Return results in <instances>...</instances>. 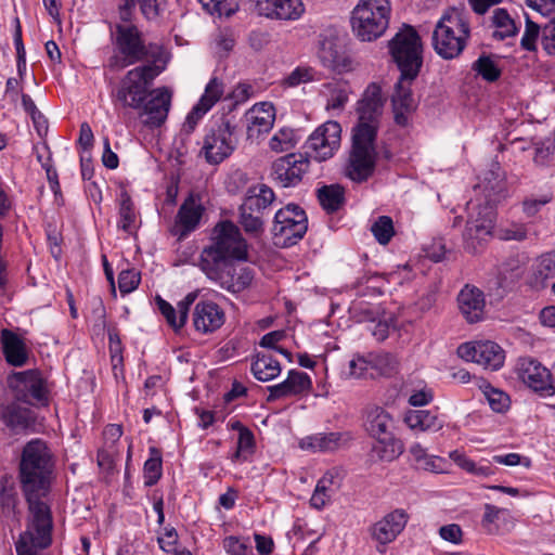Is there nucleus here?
<instances>
[{
	"mask_svg": "<svg viewBox=\"0 0 555 555\" xmlns=\"http://www.w3.org/2000/svg\"><path fill=\"white\" fill-rule=\"evenodd\" d=\"M156 305L160 313L165 317L167 323L176 331L178 332L183 326H180V315L177 318L176 310L168 301L163 299L160 296H156L155 298Z\"/></svg>",
	"mask_w": 555,
	"mask_h": 555,
	"instance_id": "57",
	"label": "nucleus"
},
{
	"mask_svg": "<svg viewBox=\"0 0 555 555\" xmlns=\"http://www.w3.org/2000/svg\"><path fill=\"white\" fill-rule=\"evenodd\" d=\"M203 212L204 207L196 202L193 194H190L177 212L175 234L182 238L195 231L199 224Z\"/></svg>",
	"mask_w": 555,
	"mask_h": 555,
	"instance_id": "29",
	"label": "nucleus"
},
{
	"mask_svg": "<svg viewBox=\"0 0 555 555\" xmlns=\"http://www.w3.org/2000/svg\"><path fill=\"white\" fill-rule=\"evenodd\" d=\"M260 16L276 21H296L305 12L301 0H250Z\"/></svg>",
	"mask_w": 555,
	"mask_h": 555,
	"instance_id": "21",
	"label": "nucleus"
},
{
	"mask_svg": "<svg viewBox=\"0 0 555 555\" xmlns=\"http://www.w3.org/2000/svg\"><path fill=\"white\" fill-rule=\"evenodd\" d=\"M525 270L520 260L518 258L511 257L502 264L500 271L502 283L507 281H517L522 276Z\"/></svg>",
	"mask_w": 555,
	"mask_h": 555,
	"instance_id": "51",
	"label": "nucleus"
},
{
	"mask_svg": "<svg viewBox=\"0 0 555 555\" xmlns=\"http://www.w3.org/2000/svg\"><path fill=\"white\" fill-rule=\"evenodd\" d=\"M371 231L380 245H387L395 235L393 221L389 216H380L372 224Z\"/></svg>",
	"mask_w": 555,
	"mask_h": 555,
	"instance_id": "47",
	"label": "nucleus"
},
{
	"mask_svg": "<svg viewBox=\"0 0 555 555\" xmlns=\"http://www.w3.org/2000/svg\"><path fill=\"white\" fill-rule=\"evenodd\" d=\"M107 336L112 361L114 362L115 360H118V362H121L124 347L117 327L108 326Z\"/></svg>",
	"mask_w": 555,
	"mask_h": 555,
	"instance_id": "60",
	"label": "nucleus"
},
{
	"mask_svg": "<svg viewBox=\"0 0 555 555\" xmlns=\"http://www.w3.org/2000/svg\"><path fill=\"white\" fill-rule=\"evenodd\" d=\"M247 124V139H258L261 134L268 133L275 120V108L272 103L262 102L255 104L245 114Z\"/></svg>",
	"mask_w": 555,
	"mask_h": 555,
	"instance_id": "23",
	"label": "nucleus"
},
{
	"mask_svg": "<svg viewBox=\"0 0 555 555\" xmlns=\"http://www.w3.org/2000/svg\"><path fill=\"white\" fill-rule=\"evenodd\" d=\"M390 13L389 0H360L351 15L354 35L362 41L376 40L388 28Z\"/></svg>",
	"mask_w": 555,
	"mask_h": 555,
	"instance_id": "8",
	"label": "nucleus"
},
{
	"mask_svg": "<svg viewBox=\"0 0 555 555\" xmlns=\"http://www.w3.org/2000/svg\"><path fill=\"white\" fill-rule=\"evenodd\" d=\"M493 25L500 30L494 31L493 36L501 40L506 37L515 36L518 31L514 20L505 9H495L492 15Z\"/></svg>",
	"mask_w": 555,
	"mask_h": 555,
	"instance_id": "41",
	"label": "nucleus"
},
{
	"mask_svg": "<svg viewBox=\"0 0 555 555\" xmlns=\"http://www.w3.org/2000/svg\"><path fill=\"white\" fill-rule=\"evenodd\" d=\"M163 460L162 453L157 448L150 449V457L145 461L143 473H144V485L152 487L158 482L163 474Z\"/></svg>",
	"mask_w": 555,
	"mask_h": 555,
	"instance_id": "40",
	"label": "nucleus"
},
{
	"mask_svg": "<svg viewBox=\"0 0 555 555\" xmlns=\"http://www.w3.org/2000/svg\"><path fill=\"white\" fill-rule=\"evenodd\" d=\"M439 534L448 542L460 544L462 542L463 531L457 524H450L440 527Z\"/></svg>",
	"mask_w": 555,
	"mask_h": 555,
	"instance_id": "63",
	"label": "nucleus"
},
{
	"mask_svg": "<svg viewBox=\"0 0 555 555\" xmlns=\"http://www.w3.org/2000/svg\"><path fill=\"white\" fill-rule=\"evenodd\" d=\"M376 139L370 129L351 131V149L346 173H371L376 163Z\"/></svg>",
	"mask_w": 555,
	"mask_h": 555,
	"instance_id": "11",
	"label": "nucleus"
},
{
	"mask_svg": "<svg viewBox=\"0 0 555 555\" xmlns=\"http://www.w3.org/2000/svg\"><path fill=\"white\" fill-rule=\"evenodd\" d=\"M501 238L521 242L527 238V229L524 224H513L501 230Z\"/></svg>",
	"mask_w": 555,
	"mask_h": 555,
	"instance_id": "64",
	"label": "nucleus"
},
{
	"mask_svg": "<svg viewBox=\"0 0 555 555\" xmlns=\"http://www.w3.org/2000/svg\"><path fill=\"white\" fill-rule=\"evenodd\" d=\"M408 519L409 516L404 509H393L369 528L370 535L378 545L385 546L395 541L402 532ZM377 551L384 552L379 546H377Z\"/></svg>",
	"mask_w": 555,
	"mask_h": 555,
	"instance_id": "19",
	"label": "nucleus"
},
{
	"mask_svg": "<svg viewBox=\"0 0 555 555\" xmlns=\"http://www.w3.org/2000/svg\"><path fill=\"white\" fill-rule=\"evenodd\" d=\"M307 230L306 211L297 204H288L274 215L271 229L273 244L281 248L292 247L304 238Z\"/></svg>",
	"mask_w": 555,
	"mask_h": 555,
	"instance_id": "10",
	"label": "nucleus"
},
{
	"mask_svg": "<svg viewBox=\"0 0 555 555\" xmlns=\"http://www.w3.org/2000/svg\"><path fill=\"white\" fill-rule=\"evenodd\" d=\"M525 31L520 39V47L528 52H538V41L547 56H555V16L540 25L525 14Z\"/></svg>",
	"mask_w": 555,
	"mask_h": 555,
	"instance_id": "17",
	"label": "nucleus"
},
{
	"mask_svg": "<svg viewBox=\"0 0 555 555\" xmlns=\"http://www.w3.org/2000/svg\"><path fill=\"white\" fill-rule=\"evenodd\" d=\"M341 126L338 121L327 120L319 126L305 143V153H291L274 160L275 173H305L310 159L323 162L331 158L339 149Z\"/></svg>",
	"mask_w": 555,
	"mask_h": 555,
	"instance_id": "3",
	"label": "nucleus"
},
{
	"mask_svg": "<svg viewBox=\"0 0 555 555\" xmlns=\"http://www.w3.org/2000/svg\"><path fill=\"white\" fill-rule=\"evenodd\" d=\"M224 276L222 282V288L231 293H241L246 289L254 280V271L248 267H242L237 271V280H232L229 276Z\"/></svg>",
	"mask_w": 555,
	"mask_h": 555,
	"instance_id": "46",
	"label": "nucleus"
},
{
	"mask_svg": "<svg viewBox=\"0 0 555 555\" xmlns=\"http://www.w3.org/2000/svg\"><path fill=\"white\" fill-rule=\"evenodd\" d=\"M119 216L120 221L118 228L125 232H129L134 222L135 214L131 196L124 188H121L119 194Z\"/></svg>",
	"mask_w": 555,
	"mask_h": 555,
	"instance_id": "44",
	"label": "nucleus"
},
{
	"mask_svg": "<svg viewBox=\"0 0 555 555\" xmlns=\"http://www.w3.org/2000/svg\"><path fill=\"white\" fill-rule=\"evenodd\" d=\"M318 57L325 68L334 73L344 74L352 70L351 59L332 39L321 41Z\"/></svg>",
	"mask_w": 555,
	"mask_h": 555,
	"instance_id": "27",
	"label": "nucleus"
},
{
	"mask_svg": "<svg viewBox=\"0 0 555 555\" xmlns=\"http://www.w3.org/2000/svg\"><path fill=\"white\" fill-rule=\"evenodd\" d=\"M372 370L379 375L391 377L397 374L399 362L397 358L389 352H382L371 357Z\"/></svg>",
	"mask_w": 555,
	"mask_h": 555,
	"instance_id": "42",
	"label": "nucleus"
},
{
	"mask_svg": "<svg viewBox=\"0 0 555 555\" xmlns=\"http://www.w3.org/2000/svg\"><path fill=\"white\" fill-rule=\"evenodd\" d=\"M281 364L268 352H257L251 361L250 371L256 379L269 382L281 373Z\"/></svg>",
	"mask_w": 555,
	"mask_h": 555,
	"instance_id": "36",
	"label": "nucleus"
},
{
	"mask_svg": "<svg viewBox=\"0 0 555 555\" xmlns=\"http://www.w3.org/2000/svg\"><path fill=\"white\" fill-rule=\"evenodd\" d=\"M385 101L380 86L375 82L370 83L357 103L358 121L352 129H370L377 134Z\"/></svg>",
	"mask_w": 555,
	"mask_h": 555,
	"instance_id": "13",
	"label": "nucleus"
},
{
	"mask_svg": "<svg viewBox=\"0 0 555 555\" xmlns=\"http://www.w3.org/2000/svg\"><path fill=\"white\" fill-rule=\"evenodd\" d=\"M489 404L494 412L502 413L509 406V398L506 393L498 389H491L487 393Z\"/></svg>",
	"mask_w": 555,
	"mask_h": 555,
	"instance_id": "61",
	"label": "nucleus"
},
{
	"mask_svg": "<svg viewBox=\"0 0 555 555\" xmlns=\"http://www.w3.org/2000/svg\"><path fill=\"white\" fill-rule=\"evenodd\" d=\"M457 354L465 361L475 362L491 371L501 369L505 360L504 350L491 340L461 344Z\"/></svg>",
	"mask_w": 555,
	"mask_h": 555,
	"instance_id": "16",
	"label": "nucleus"
},
{
	"mask_svg": "<svg viewBox=\"0 0 555 555\" xmlns=\"http://www.w3.org/2000/svg\"><path fill=\"white\" fill-rule=\"evenodd\" d=\"M371 359L367 360L362 356H358L349 362V375L356 378H366L369 375L374 376L372 372Z\"/></svg>",
	"mask_w": 555,
	"mask_h": 555,
	"instance_id": "56",
	"label": "nucleus"
},
{
	"mask_svg": "<svg viewBox=\"0 0 555 555\" xmlns=\"http://www.w3.org/2000/svg\"><path fill=\"white\" fill-rule=\"evenodd\" d=\"M142 16L147 22H158L163 18L168 1L167 0H133Z\"/></svg>",
	"mask_w": 555,
	"mask_h": 555,
	"instance_id": "43",
	"label": "nucleus"
},
{
	"mask_svg": "<svg viewBox=\"0 0 555 555\" xmlns=\"http://www.w3.org/2000/svg\"><path fill=\"white\" fill-rule=\"evenodd\" d=\"M203 9L214 15L231 16L240 8V0H198Z\"/></svg>",
	"mask_w": 555,
	"mask_h": 555,
	"instance_id": "45",
	"label": "nucleus"
},
{
	"mask_svg": "<svg viewBox=\"0 0 555 555\" xmlns=\"http://www.w3.org/2000/svg\"><path fill=\"white\" fill-rule=\"evenodd\" d=\"M54 462L47 443L33 439L22 451L18 478L24 495L49 493L53 480Z\"/></svg>",
	"mask_w": 555,
	"mask_h": 555,
	"instance_id": "5",
	"label": "nucleus"
},
{
	"mask_svg": "<svg viewBox=\"0 0 555 555\" xmlns=\"http://www.w3.org/2000/svg\"><path fill=\"white\" fill-rule=\"evenodd\" d=\"M349 90L347 86L338 87L335 86L331 90V95L327 99L326 109H343L348 102Z\"/></svg>",
	"mask_w": 555,
	"mask_h": 555,
	"instance_id": "59",
	"label": "nucleus"
},
{
	"mask_svg": "<svg viewBox=\"0 0 555 555\" xmlns=\"http://www.w3.org/2000/svg\"><path fill=\"white\" fill-rule=\"evenodd\" d=\"M474 191L482 198H477L476 205L473 201L468 203L472 211L468 215L463 240L464 248L470 254L479 253L487 237L491 235L495 220L494 206L507 195L505 176H485L481 182L474 185Z\"/></svg>",
	"mask_w": 555,
	"mask_h": 555,
	"instance_id": "1",
	"label": "nucleus"
},
{
	"mask_svg": "<svg viewBox=\"0 0 555 555\" xmlns=\"http://www.w3.org/2000/svg\"><path fill=\"white\" fill-rule=\"evenodd\" d=\"M114 43L120 55L108 59L111 69H121L139 62L166 66L167 57L163 46L156 42L146 43L142 31L134 24H116Z\"/></svg>",
	"mask_w": 555,
	"mask_h": 555,
	"instance_id": "4",
	"label": "nucleus"
},
{
	"mask_svg": "<svg viewBox=\"0 0 555 555\" xmlns=\"http://www.w3.org/2000/svg\"><path fill=\"white\" fill-rule=\"evenodd\" d=\"M473 69L489 82L496 81L501 76V69L488 55L479 56L473 64Z\"/></svg>",
	"mask_w": 555,
	"mask_h": 555,
	"instance_id": "48",
	"label": "nucleus"
},
{
	"mask_svg": "<svg viewBox=\"0 0 555 555\" xmlns=\"http://www.w3.org/2000/svg\"><path fill=\"white\" fill-rule=\"evenodd\" d=\"M375 443L372 447V456L380 462H392L404 452V443L397 437L396 430L388 435L372 437Z\"/></svg>",
	"mask_w": 555,
	"mask_h": 555,
	"instance_id": "32",
	"label": "nucleus"
},
{
	"mask_svg": "<svg viewBox=\"0 0 555 555\" xmlns=\"http://www.w3.org/2000/svg\"><path fill=\"white\" fill-rule=\"evenodd\" d=\"M247 258L248 244L240 228L231 220H223L214 227L209 243L201 253L199 268L207 278H220L221 268Z\"/></svg>",
	"mask_w": 555,
	"mask_h": 555,
	"instance_id": "2",
	"label": "nucleus"
},
{
	"mask_svg": "<svg viewBox=\"0 0 555 555\" xmlns=\"http://www.w3.org/2000/svg\"><path fill=\"white\" fill-rule=\"evenodd\" d=\"M293 131L289 129H281L270 140V147L273 151H284L293 145Z\"/></svg>",
	"mask_w": 555,
	"mask_h": 555,
	"instance_id": "62",
	"label": "nucleus"
},
{
	"mask_svg": "<svg viewBox=\"0 0 555 555\" xmlns=\"http://www.w3.org/2000/svg\"><path fill=\"white\" fill-rule=\"evenodd\" d=\"M16 401L34 404H48L47 388L41 374L36 370L14 372L8 377Z\"/></svg>",
	"mask_w": 555,
	"mask_h": 555,
	"instance_id": "14",
	"label": "nucleus"
},
{
	"mask_svg": "<svg viewBox=\"0 0 555 555\" xmlns=\"http://www.w3.org/2000/svg\"><path fill=\"white\" fill-rule=\"evenodd\" d=\"M352 440L349 431H333L318 434L304 440L301 447L313 451L330 452L347 444Z\"/></svg>",
	"mask_w": 555,
	"mask_h": 555,
	"instance_id": "33",
	"label": "nucleus"
},
{
	"mask_svg": "<svg viewBox=\"0 0 555 555\" xmlns=\"http://www.w3.org/2000/svg\"><path fill=\"white\" fill-rule=\"evenodd\" d=\"M238 222L245 233L253 237H260L264 232L263 215L248 209L244 210L242 205L238 207Z\"/></svg>",
	"mask_w": 555,
	"mask_h": 555,
	"instance_id": "39",
	"label": "nucleus"
},
{
	"mask_svg": "<svg viewBox=\"0 0 555 555\" xmlns=\"http://www.w3.org/2000/svg\"><path fill=\"white\" fill-rule=\"evenodd\" d=\"M518 377L541 397L555 395L552 373L535 359L519 358L516 365Z\"/></svg>",
	"mask_w": 555,
	"mask_h": 555,
	"instance_id": "15",
	"label": "nucleus"
},
{
	"mask_svg": "<svg viewBox=\"0 0 555 555\" xmlns=\"http://www.w3.org/2000/svg\"><path fill=\"white\" fill-rule=\"evenodd\" d=\"M313 79V69L311 67H296L289 75L282 80V86L294 88Z\"/></svg>",
	"mask_w": 555,
	"mask_h": 555,
	"instance_id": "52",
	"label": "nucleus"
},
{
	"mask_svg": "<svg viewBox=\"0 0 555 555\" xmlns=\"http://www.w3.org/2000/svg\"><path fill=\"white\" fill-rule=\"evenodd\" d=\"M224 323V312L212 300L198 301L193 311V325L197 332L208 334L217 331Z\"/></svg>",
	"mask_w": 555,
	"mask_h": 555,
	"instance_id": "24",
	"label": "nucleus"
},
{
	"mask_svg": "<svg viewBox=\"0 0 555 555\" xmlns=\"http://www.w3.org/2000/svg\"><path fill=\"white\" fill-rule=\"evenodd\" d=\"M172 92L167 87H159L149 92V99L140 109V117L146 116L144 124L150 128L160 127L167 119L171 107Z\"/></svg>",
	"mask_w": 555,
	"mask_h": 555,
	"instance_id": "18",
	"label": "nucleus"
},
{
	"mask_svg": "<svg viewBox=\"0 0 555 555\" xmlns=\"http://www.w3.org/2000/svg\"><path fill=\"white\" fill-rule=\"evenodd\" d=\"M312 382L307 373L291 370L287 378L280 384L268 387V402H273L282 398L300 395L311 388Z\"/></svg>",
	"mask_w": 555,
	"mask_h": 555,
	"instance_id": "25",
	"label": "nucleus"
},
{
	"mask_svg": "<svg viewBox=\"0 0 555 555\" xmlns=\"http://www.w3.org/2000/svg\"><path fill=\"white\" fill-rule=\"evenodd\" d=\"M317 198L326 214H335L346 203L345 188L338 183L322 185L317 190Z\"/></svg>",
	"mask_w": 555,
	"mask_h": 555,
	"instance_id": "35",
	"label": "nucleus"
},
{
	"mask_svg": "<svg viewBox=\"0 0 555 555\" xmlns=\"http://www.w3.org/2000/svg\"><path fill=\"white\" fill-rule=\"evenodd\" d=\"M389 52L403 77L416 78L423 65L421 37L411 25H404L388 42Z\"/></svg>",
	"mask_w": 555,
	"mask_h": 555,
	"instance_id": "9",
	"label": "nucleus"
},
{
	"mask_svg": "<svg viewBox=\"0 0 555 555\" xmlns=\"http://www.w3.org/2000/svg\"><path fill=\"white\" fill-rule=\"evenodd\" d=\"M275 199L274 192L266 184H258L248 188L244 202L243 209L262 214Z\"/></svg>",
	"mask_w": 555,
	"mask_h": 555,
	"instance_id": "34",
	"label": "nucleus"
},
{
	"mask_svg": "<svg viewBox=\"0 0 555 555\" xmlns=\"http://www.w3.org/2000/svg\"><path fill=\"white\" fill-rule=\"evenodd\" d=\"M2 420L12 430L26 429L35 422L33 411L21 406L17 402H12L3 409Z\"/></svg>",
	"mask_w": 555,
	"mask_h": 555,
	"instance_id": "37",
	"label": "nucleus"
},
{
	"mask_svg": "<svg viewBox=\"0 0 555 555\" xmlns=\"http://www.w3.org/2000/svg\"><path fill=\"white\" fill-rule=\"evenodd\" d=\"M404 422L411 429L422 431H438L443 426L436 414L425 410L410 411L405 415Z\"/></svg>",
	"mask_w": 555,
	"mask_h": 555,
	"instance_id": "38",
	"label": "nucleus"
},
{
	"mask_svg": "<svg viewBox=\"0 0 555 555\" xmlns=\"http://www.w3.org/2000/svg\"><path fill=\"white\" fill-rule=\"evenodd\" d=\"M534 274L540 280L555 276V253H546L540 257Z\"/></svg>",
	"mask_w": 555,
	"mask_h": 555,
	"instance_id": "54",
	"label": "nucleus"
},
{
	"mask_svg": "<svg viewBox=\"0 0 555 555\" xmlns=\"http://www.w3.org/2000/svg\"><path fill=\"white\" fill-rule=\"evenodd\" d=\"M222 545L229 555H247L251 552L248 539L242 540L235 535L225 537Z\"/></svg>",
	"mask_w": 555,
	"mask_h": 555,
	"instance_id": "55",
	"label": "nucleus"
},
{
	"mask_svg": "<svg viewBox=\"0 0 555 555\" xmlns=\"http://www.w3.org/2000/svg\"><path fill=\"white\" fill-rule=\"evenodd\" d=\"M141 274L134 269L122 270L118 275V287L122 295L130 294L138 288Z\"/></svg>",
	"mask_w": 555,
	"mask_h": 555,
	"instance_id": "50",
	"label": "nucleus"
},
{
	"mask_svg": "<svg viewBox=\"0 0 555 555\" xmlns=\"http://www.w3.org/2000/svg\"><path fill=\"white\" fill-rule=\"evenodd\" d=\"M235 126L229 118H221L207 132L203 151L210 164H220L229 157L236 146Z\"/></svg>",
	"mask_w": 555,
	"mask_h": 555,
	"instance_id": "12",
	"label": "nucleus"
},
{
	"mask_svg": "<svg viewBox=\"0 0 555 555\" xmlns=\"http://www.w3.org/2000/svg\"><path fill=\"white\" fill-rule=\"evenodd\" d=\"M165 69V65L144 64L126 73L112 91V99L121 108L140 109L149 99L154 79Z\"/></svg>",
	"mask_w": 555,
	"mask_h": 555,
	"instance_id": "7",
	"label": "nucleus"
},
{
	"mask_svg": "<svg viewBox=\"0 0 555 555\" xmlns=\"http://www.w3.org/2000/svg\"><path fill=\"white\" fill-rule=\"evenodd\" d=\"M49 493H34V495H25L29 511L33 516V528L35 529L40 542V547H47L51 543L52 532V514L50 506L41 499Z\"/></svg>",
	"mask_w": 555,
	"mask_h": 555,
	"instance_id": "20",
	"label": "nucleus"
},
{
	"mask_svg": "<svg viewBox=\"0 0 555 555\" xmlns=\"http://www.w3.org/2000/svg\"><path fill=\"white\" fill-rule=\"evenodd\" d=\"M457 305L468 323L482 320L486 302L485 295L478 287L466 284L457 295Z\"/></svg>",
	"mask_w": 555,
	"mask_h": 555,
	"instance_id": "26",
	"label": "nucleus"
},
{
	"mask_svg": "<svg viewBox=\"0 0 555 555\" xmlns=\"http://www.w3.org/2000/svg\"><path fill=\"white\" fill-rule=\"evenodd\" d=\"M1 350L5 361L16 367L26 364L28 353L23 339L9 328H2L0 333Z\"/></svg>",
	"mask_w": 555,
	"mask_h": 555,
	"instance_id": "31",
	"label": "nucleus"
},
{
	"mask_svg": "<svg viewBox=\"0 0 555 555\" xmlns=\"http://www.w3.org/2000/svg\"><path fill=\"white\" fill-rule=\"evenodd\" d=\"M222 93V83L217 78H212L207 83L205 92L198 103L209 111L220 100Z\"/></svg>",
	"mask_w": 555,
	"mask_h": 555,
	"instance_id": "49",
	"label": "nucleus"
},
{
	"mask_svg": "<svg viewBox=\"0 0 555 555\" xmlns=\"http://www.w3.org/2000/svg\"><path fill=\"white\" fill-rule=\"evenodd\" d=\"M416 78L403 77V73H400V77L395 85V92L391 96V104L395 121L399 126L408 125V116L416 107V103L411 89L412 82Z\"/></svg>",
	"mask_w": 555,
	"mask_h": 555,
	"instance_id": "22",
	"label": "nucleus"
},
{
	"mask_svg": "<svg viewBox=\"0 0 555 555\" xmlns=\"http://www.w3.org/2000/svg\"><path fill=\"white\" fill-rule=\"evenodd\" d=\"M208 111L205 107L197 103L188 114L180 134L189 137L195 130L198 121Z\"/></svg>",
	"mask_w": 555,
	"mask_h": 555,
	"instance_id": "58",
	"label": "nucleus"
},
{
	"mask_svg": "<svg viewBox=\"0 0 555 555\" xmlns=\"http://www.w3.org/2000/svg\"><path fill=\"white\" fill-rule=\"evenodd\" d=\"M18 493L13 477L4 475L0 479V517L7 522L20 519Z\"/></svg>",
	"mask_w": 555,
	"mask_h": 555,
	"instance_id": "30",
	"label": "nucleus"
},
{
	"mask_svg": "<svg viewBox=\"0 0 555 555\" xmlns=\"http://www.w3.org/2000/svg\"><path fill=\"white\" fill-rule=\"evenodd\" d=\"M409 451L418 466L426 470H436L435 461L437 457L428 455L426 449L421 443H413Z\"/></svg>",
	"mask_w": 555,
	"mask_h": 555,
	"instance_id": "53",
	"label": "nucleus"
},
{
	"mask_svg": "<svg viewBox=\"0 0 555 555\" xmlns=\"http://www.w3.org/2000/svg\"><path fill=\"white\" fill-rule=\"evenodd\" d=\"M470 37L468 21L457 10L447 11L437 22L431 36L435 52L443 60L459 57Z\"/></svg>",
	"mask_w": 555,
	"mask_h": 555,
	"instance_id": "6",
	"label": "nucleus"
},
{
	"mask_svg": "<svg viewBox=\"0 0 555 555\" xmlns=\"http://www.w3.org/2000/svg\"><path fill=\"white\" fill-rule=\"evenodd\" d=\"M364 428L370 437L388 435L397 429L392 415L383 406L370 404L363 412Z\"/></svg>",
	"mask_w": 555,
	"mask_h": 555,
	"instance_id": "28",
	"label": "nucleus"
}]
</instances>
